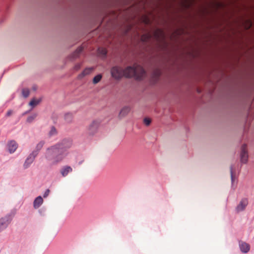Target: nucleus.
I'll use <instances>...</instances> for the list:
<instances>
[{
  "instance_id": "obj_8",
  "label": "nucleus",
  "mask_w": 254,
  "mask_h": 254,
  "mask_svg": "<svg viewBox=\"0 0 254 254\" xmlns=\"http://www.w3.org/2000/svg\"><path fill=\"white\" fill-rule=\"evenodd\" d=\"M248 204V200L246 198H243L241 199L239 204L237 205L236 208V211L237 212H239L244 210L246 206Z\"/></svg>"
},
{
  "instance_id": "obj_16",
  "label": "nucleus",
  "mask_w": 254,
  "mask_h": 254,
  "mask_svg": "<svg viewBox=\"0 0 254 254\" xmlns=\"http://www.w3.org/2000/svg\"><path fill=\"white\" fill-rule=\"evenodd\" d=\"M58 134V131L56 127L54 126H52L50 128V130L49 132L48 135L50 137L56 136Z\"/></svg>"
},
{
  "instance_id": "obj_19",
  "label": "nucleus",
  "mask_w": 254,
  "mask_h": 254,
  "mask_svg": "<svg viewBox=\"0 0 254 254\" xmlns=\"http://www.w3.org/2000/svg\"><path fill=\"white\" fill-rule=\"evenodd\" d=\"M102 76L101 74H99L96 75L93 79V82L94 84L98 83L101 79Z\"/></svg>"
},
{
  "instance_id": "obj_4",
  "label": "nucleus",
  "mask_w": 254,
  "mask_h": 254,
  "mask_svg": "<svg viewBox=\"0 0 254 254\" xmlns=\"http://www.w3.org/2000/svg\"><path fill=\"white\" fill-rule=\"evenodd\" d=\"M241 162L242 163L246 164L247 163L248 159V154L247 149V145L244 144L242 145L241 149Z\"/></svg>"
},
{
  "instance_id": "obj_15",
  "label": "nucleus",
  "mask_w": 254,
  "mask_h": 254,
  "mask_svg": "<svg viewBox=\"0 0 254 254\" xmlns=\"http://www.w3.org/2000/svg\"><path fill=\"white\" fill-rule=\"evenodd\" d=\"M92 70V68H86L78 76L79 79H81L85 75H88L91 73Z\"/></svg>"
},
{
  "instance_id": "obj_20",
  "label": "nucleus",
  "mask_w": 254,
  "mask_h": 254,
  "mask_svg": "<svg viewBox=\"0 0 254 254\" xmlns=\"http://www.w3.org/2000/svg\"><path fill=\"white\" fill-rule=\"evenodd\" d=\"M30 91L28 88H24L22 89V94L24 98H27L29 95Z\"/></svg>"
},
{
  "instance_id": "obj_12",
  "label": "nucleus",
  "mask_w": 254,
  "mask_h": 254,
  "mask_svg": "<svg viewBox=\"0 0 254 254\" xmlns=\"http://www.w3.org/2000/svg\"><path fill=\"white\" fill-rule=\"evenodd\" d=\"M43 199L41 196H38L35 198L33 201V207L35 209H37L43 204Z\"/></svg>"
},
{
  "instance_id": "obj_10",
  "label": "nucleus",
  "mask_w": 254,
  "mask_h": 254,
  "mask_svg": "<svg viewBox=\"0 0 254 254\" xmlns=\"http://www.w3.org/2000/svg\"><path fill=\"white\" fill-rule=\"evenodd\" d=\"M83 48L82 47H79L73 53H72L69 56V59L70 60H74L77 58L80 54L82 52Z\"/></svg>"
},
{
  "instance_id": "obj_13",
  "label": "nucleus",
  "mask_w": 254,
  "mask_h": 254,
  "mask_svg": "<svg viewBox=\"0 0 254 254\" xmlns=\"http://www.w3.org/2000/svg\"><path fill=\"white\" fill-rule=\"evenodd\" d=\"M72 171V169L71 167L69 166H64L60 171V172L63 177H66L69 173H70Z\"/></svg>"
},
{
  "instance_id": "obj_14",
  "label": "nucleus",
  "mask_w": 254,
  "mask_h": 254,
  "mask_svg": "<svg viewBox=\"0 0 254 254\" xmlns=\"http://www.w3.org/2000/svg\"><path fill=\"white\" fill-rule=\"evenodd\" d=\"M130 108L129 106H126L124 107L122 110H121L120 114H119V117H123L126 116L130 111Z\"/></svg>"
},
{
  "instance_id": "obj_26",
  "label": "nucleus",
  "mask_w": 254,
  "mask_h": 254,
  "mask_svg": "<svg viewBox=\"0 0 254 254\" xmlns=\"http://www.w3.org/2000/svg\"><path fill=\"white\" fill-rule=\"evenodd\" d=\"M12 111L11 110H9L7 112L6 114V116L9 117L12 114Z\"/></svg>"
},
{
  "instance_id": "obj_18",
  "label": "nucleus",
  "mask_w": 254,
  "mask_h": 254,
  "mask_svg": "<svg viewBox=\"0 0 254 254\" xmlns=\"http://www.w3.org/2000/svg\"><path fill=\"white\" fill-rule=\"evenodd\" d=\"M38 114L37 113H34L31 116H29L27 119V122L28 123H31L37 117Z\"/></svg>"
},
{
  "instance_id": "obj_3",
  "label": "nucleus",
  "mask_w": 254,
  "mask_h": 254,
  "mask_svg": "<svg viewBox=\"0 0 254 254\" xmlns=\"http://www.w3.org/2000/svg\"><path fill=\"white\" fill-rule=\"evenodd\" d=\"M14 214L9 213L0 218V233L5 230L11 222Z\"/></svg>"
},
{
  "instance_id": "obj_23",
  "label": "nucleus",
  "mask_w": 254,
  "mask_h": 254,
  "mask_svg": "<svg viewBox=\"0 0 254 254\" xmlns=\"http://www.w3.org/2000/svg\"><path fill=\"white\" fill-rule=\"evenodd\" d=\"M81 66V64L80 63H77L75 64V65L73 67V69L75 71L78 70Z\"/></svg>"
},
{
  "instance_id": "obj_22",
  "label": "nucleus",
  "mask_w": 254,
  "mask_h": 254,
  "mask_svg": "<svg viewBox=\"0 0 254 254\" xmlns=\"http://www.w3.org/2000/svg\"><path fill=\"white\" fill-rule=\"evenodd\" d=\"M64 119L67 122H70L72 120V115L70 113H67L64 116Z\"/></svg>"
},
{
  "instance_id": "obj_5",
  "label": "nucleus",
  "mask_w": 254,
  "mask_h": 254,
  "mask_svg": "<svg viewBox=\"0 0 254 254\" xmlns=\"http://www.w3.org/2000/svg\"><path fill=\"white\" fill-rule=\"evenodd\" d=\"M36 157L37 156L35 155L32 153H30L24 162L23 165L24 169H26L28 168L34 162Z\"/></svg>"
},
{
  "instance_id": "obj_2",
  "label": "nucleus",
  "mask_w": 254,
  "mask_h": 254,
  "mask_svg": "<svg viewBox=\"0 0 254 254\" xmlns=\"http://www.w3.org/2000/svg\"><path fill=\"white\" fill-rule=\"evenodd\" d=\"M111 74L112 77L116 80H120L125 76L127 78L134 77L138 80H141L144 77L146 72L139 65L128 66L125 69L119 66H114L111 69Z\"/></svg>"
},
{
  "instance_id": "obj_27",
  "label": "nucleus",
  "mask_w": 254,
  "mask_h": 254,
  "mask_svg": "<svg viewBox=\"0 0 254 254\" xmlns=\"http://www.w3.org/2000/svg\"><path fill=\"white\" fill-rule=\"evenodd\" d=\"M101 53L103 55L106 56L107 54V52L105 50L103 49V50H102Z\"/></svg>"
},
{
  "instance_id": "obj_9",
  "label": "nucleus",
  "mask_w": 254,
  "mask_h": 254,
  "mask_svg": "<svg viewBox=\"0 0 254 254\" xmlns=\"http://www.w3.org/2000/svg\"><path fill=\"white\" fill-rule=\"evenodd\" d=\"M239 248L241 251L245 254L248 253L250 250V245L243 241L239 242Z\"/></svg>"
},
{
  "instance_id": "obj_7",
  "label": "nucleus",
  "mask_w": 254,
  "mask_h": 254,
  "mask_svg": "<svg viewBox=\"0 0 254 254\" xmlns=\"http://www.w3.org/2000/svg\"><path fill=\"white\" fill-rule=\"evenodd\" d=\"M18 146V144L14 140H11L8 141L7 144V148L8 152L10 154L13 153L17 149Z\"/></svg>"
},
{
  "instance_id": "obj_11",
  "label": "nucleus",
  "mask_w": 254,
  "mask_h": 254,
  "mask_svg": "<svg viewBox=\"0 0 254 254\" xmlns=\"http://www.w3.org/2000/svg\"><path fill=\"white\" fill-rule=\"evenodd\" d=\"M45 144L44 140L40 141L36 145L35 149L31 152L36 156H38L40 151L42 149L43 146Z\"/></svg>"
},
{
  "instance_id": "obj_28",
  "label": "nucleus",
  "mask_w": 254,
  "mask_h": 254,
  "mask_svg": "<svg viewBox=\"0 0 254 254\" xmlns=\"http://www.w3.org/2000/svg\"><path fill=\"white\" fill-rule=\"evenodd\" d=\"M29 112V111H26V112H25V113H24V114H26L28 113Z\"/></svg>"
},
{
  "instance_id": "obj_17",
  "label": "nucleus",
  "mask_w": 254,
  "mask_h": 254,
  "mask_svg": "<svg viewBox=\"0 0 254 254\" xmlns=\"http://www.w3.org/2000/svg\"><path fill=\"white\" fill-rule=\"evenodd\" d=\"M40 99H36L33 98L31 100V101L29 102V105L32 107V108L36 106L37 105L39 104L40 102Z\"/></svg>"
},
{
  "instance_id": "obj_1",
  "label": "nucleus",
  "mask_w": 254,
  "mask_h": 254,
  "mask_svg": "<svg viewBox=\"0 0 254 254\" xmlns=\"http://www.w3.org/2000/svg\"><path fill=\"white\" fill-rule=\"evenodd\" d=\"M72 145L69 139H64L46 149L45 158L51 165H56L61 163L68 155V149Z\"/></svg>"
},
{
  "instance_id": "obj_25",
  "label": "nucleus",
  "mask_w": 254,
  "mask_h": 254,
  "mask_svg": "<svg viewBox=\"0 0 254 254\" xmlns=\"http://www.w3.org/2000/svg\"><path fill=\"white\" fill-rule=\"evenodd\" d=\"M49 193H50V190L49 189L46 190L43 194V197L44 198L47 197L49 195Z\"/></svg>"
},
{
  "instance_id": "obj_24",
  "label": "nucleus",
  "mask_w": 254,
  "mask_h": 254,
  "mask_svg": "<svg viewBox=\"0 0 254 254\" xmlns=\"http://www.w3.org/2000/svg\"><path fill=\"white\" fill-rule=\"evenodd\" d=\"M144 123L146 126H149L151 123V120L149 118H145L144 119Z\"/></svg>"
},
{
  "instance_id": "obj_6",
  "label": "nucleus",
  "mask_w": 254,
  "mask_h": 254,
  "mask_svg": "<svg viewBox=\"0 0 254 254\" xmlns=\"http://www.w3.org/2000/svg\"><path fill=\"white\" fill-rule=\"evenodd\" d=\"M100 124V122L98 121H94L92 123L89 125L88 128V132L90 134H94L96 132L99 125Z\"/></svg>"
},
{
  "instance_id": "obj_21",
  "label": "nucleus",
  "mask_w": 254,
  "mask_h": 254,
  "mask_svg": "<svg viewBox=\"0 0 254 254\" xmlns=\"http://www.w3.org/2000/svg\"><path fill=\"white\" fill-rule=\"evenodd\" d=\"M234 165H231L230 167V173H231V179L232 184H233L234 181Z\"/></svg>"
}]
</instances>
